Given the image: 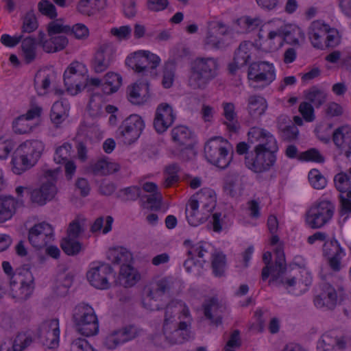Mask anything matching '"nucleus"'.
Returning <instances> with one entry per match:
<instances>
[{
	"mask_svg": "<svg viewBox=\"0 0 351 351\" xmlns=\"http://www.w3.org/2000/svg\"><path fill=\"white\" fill-rule=\"evenodd\" d=\"M247 136L250 143L257 144L245 158V166L256 173L269 171L277 159L278 145L276 139L269 132L258 127L251 128Z\"/></svg>",
	"mask_w": 351,
	"mask_h": 351,
	"instance_id": "1",
	"label": "nucleus"
},
{
	"mask_svg": "<svg viewBox=\"0 0 351 351\" xmlns=\"http://www.w3.org/2000/svg\"><path fill=\"white\" fill-rule=\"evenodd\" d=\"M275 255L274 264H270L271 260L270 252H266L263 255V261L265 264L261 272L263 280H267L271 275V278L269 280V285L283 286L287 289L294 287L296 284L295 278L288 276L287 274V265L283 250L280 247H277L275 250Z\"/></svg>",
	"mask_w": 351,
	"mask_h": 351,
	"instance_id": "2",
	"label": "nucleus"
},
{
	"mask_svg": "<svg viewBox=\"0 0 351 351\" xmlns=\"http://www.w3.org/2000/svg\"><path fill=\"white\" fill-rule=\"evenodd\" d=\"M44 150L41 141H26L14 152L11 161L12 171L21 175L36 165Z\"/></svg>",
	"mask_w": 351,
	"mask_h": 351,
	"instance_id": "3",
	"label": "nucleus"
},
{
	"mask_svg": "<svg viewBox=\"0 0 351 351\" xmlns=\"http://www.w3.org/2000/svg\"><path fill=\"white\" fill-rule=\"evenodd\" d=\"M217 60L214 58H197L191 64L189 86L193 88H204L217 75Z\"/></svg>",
	"mask_w": 351,
	"mask_h": 351,
	"instance_id": "4",
	"label": "nucleus"
},
{
	"mask_svg": "<svg viewBox=\"0 0 351 351\" xmlns=\"http://www.w3.org/2000/svg\"><path fill=\"white\" fill-rule=\"evenodd\" d=\"M73 321L76 330L84 336H93L99 331L97 315L94 309L88 304L80 303L75 307Z\"/></svg>",
	"mask_w": 351,
	"mask_h": 351,
	"instance_id": "5",
	"label": "nucleus"
},
{
	"mask_svg": "<svg viewBox=\"0 0 351 351\" xmlns=\"http://www.w3.org/2000/svg\"><path fill=\"white\" fill-rule=\"evenodd\" d=\"M236 40L230 28L222 21L209 23L205 45L216 50L225 51L234 44Z\"/></svg>",
	"mask_w": 351,
	"mask_h": 351,
	"instance_id": "6",
	"label": "nucleus"
},
{
	"mask_svg": "<svg viewBox=\"0 0 351 351\" xmlns=\"http://www.w3.org/2000/svg\"><path fill=\"white\" fill-rule=\"evenodd\" d=\"M247 78L250 87L255 90H262L275 80L274 66L266 61L252 62L248 67Z\"/></svg>",
	"mask_w": 351,
	"mask_h": 351,
	"instance_id": "7",
	"label": "nucleus"
},
{
	"mask_svg": "<svg viewBox=\"0 0 351 351\" xmlns=\"http://www.w3.org/2000/svg\"><path fill=\"white\" fill-rule=\"evenodd\" d=\"M335 206L328 200L313 204L305 213V223L311 229H320L328 223L335 213Z\"/></svg>",
	"mask_w": 351,
	"mask_h": 351,
	"instance_id": "8",
	"label": "nucleus"
},
{
	"mask_svg": "<svg viewBox=\"0 0 351 351\" xmlns=\"http://www.w3.org/2000/svg\"><path fill=\"white\" fill-rule=\"evenodd\" d=\"M228 141L222 137L210 138L204 146L206 160L212 165L221 169L226 168L232 159V154L227 148Z\"/></svg>",
	"mask_w": 351,
	"mask_h": 351,
	"instance_id": "9",
	"label": "nucleus"
},
{
	"mask_svg": "<svg viewBox=\"0 0 351 351\" xmlns=\"http://www.w3.org/2000/svg\"><path fill=\"white\" fill-rule=\"evenodd\" d=\"M33 276L28 269H16L10 281L13 297L27 300L33 291Z\"/></svg>",
	"mask_w": 351,
	"mask_h": 351,
	"instance_id": "10",
	"label": "nucleus"
},
{
	"mask_svg": "<svg viewBox=\"0 0 351 351\" xmlns=\"http://www.w3.org/2000/svg\"><path fill=\"white\" fill-rule=\"evenodd\" d=\"M145 127L142 118L131 114L125 119L116 131V138L124 144L130 145L140 136Z\"/></svg>",
	"mask_w": 351,
	"mask_h": 351,
	"instance_id": "11",
	"label": "nucleus"
},
{
	"mask_svg": "<svg viewBox=\"0 0 351 351\" xmlns=\"http://www.w3.org/2000/svg\"><path fill=\"white\" fill-rule=\"evenodd\" d=\"M60 329L58 319L43 322L38 328V338L43 346L52 349L59 344Z\"/></svg>",
	"mask_w": 351,
	"mask_h": 351,
	"instance_id": "12",
	"label": "nucleus"
},
{
	"mask_svg": "<svg viewBox=\"0 0 351 351\" xmlns=\"http://www.w3.org/2000/svg\"><path fill=\"white\" fill-rule=\"evenodd\" d=\"M53 234L51 226L45 221L35 224L29 230L28 240L36 249H41L49 243Z\"/></svg>",
	"mask_w": 351,
	"mask_h": 351,
	"instance_id": "13",
	"label": "nucleus"
},
{
	"mask_svg": "<svg viewBox=\"0 0 351 351\" xmlns=\"http://www.w3.org/2000/svg\"><path fill=\"white\" fill-rule=\"evenodd\" d=\"M113 269L107 263H99L93 266L86 274L88 280L94 287L99 289H108L110 287L108 276L112 275Z\"/></svg>",
	"mask_w": 351,
	"mask_h": 351,
	"instance_id": "14",
	"label": "nucleus"
},
{
	"mask_svg": "<svg viewBox=\"0 0 351 351\" xmlns=\"http://www.w3.org/2000/svg\"><path fill=\"white\" fill-rule=\"evenodd\" d=\"M115 50L110 44L101 45L95 53L91 61V68L96 73L107 70L114 57Z\"/></svg>",
	"mask_w": 351,
	"mask_h": 351,
	"instance_id": "15",
	"label": "nucleus"
},
{
	"mask_svg": "<svg viewBox=\"0 0 351 351\" xmlns=\"http://www.w3.org/2000/svg\"><path fill=\"white\" fill-rule=\"evenodd\" d=\"M175 119L173 108L167 103H161L156 110L154 127L158 133L162 134L173 125Z\"/></svg>",
	"mask_w": 351,
	"mask_h": 351,
	"instance_id": "16",
	"label": "nucleus"
},
{
	"mask_svg": "<svg viewBox=\"0 0 351 351\" xmlns=\"http://www.w3.org/2000/svg\"><path fill=\"white\" fill-rule=\"evenodd\" d=\"M140 332V329L133 325H130L113 331L106 337L104 343L108 349H114L119 345L136 338Z\"/></svg>",
	"mask_w": 351,
	"mask_h": 351,
	"instance_id": "17",
	"label": "nucleus"
},
{
	"mask_svg": "<svg viewBox=\"0 0 351 351\" xmlns=\"http://www.w3.org/2000/svg\"><path fill=\"white\" fill-rule=\"evenodd\" d=\"M189 204L193 210L198 208L199 204H201L203 214L209 217L216 206L215 192L209 188H203L192 196Z\"/></svg>",
	"mask_w": 351,
	"mask_h": 351,
	"instance_id": "18",
	"label": "nucleus"
},
{
	"mask_svg": "<svg viewBox=\"0 0 351 351\" xmlns=\"http://www.w3.org/2000/svg\"><path fill=\"white\" fill-rule=\"evenodd\" d=\"M340 293L330 284L322 285L321 293L314 299L316 307L326 310H333L339 300Z\"/></svg>",
	"mask_w": 351,
	"mask_h": 351,
	"instance_id": "19",
	"label": "nucleus"
},
{
	"mask_svg": "<svg viewBox=\"0 0 351 351\" xmlns=\"http://www.w3.org/2000/svg\"><path fill=\"white\" fill-rule=\"evenodd\" d=\"M60 172V168L53 170H46L40 178L41 184L39 186L40 191L47 202H51L57 194L58 189L56 186L57 176Z\"/></svg>",
	"mask_w": 351,
	"mask_h": 351,
	"instance_id": "20",
	"label": "nucleus"
},
{
	"mask_svg": "<svg viewBox=\"0 0 351 351\" xmlns=\"http://www.w3.org/2000/svg\"><path fill=\"white\" fill-rule=\"evenodd\" d=\"M343 250L335 239L325 241L323 245L324 256L327 257L330 267L334 271H339L341 269V254Z\"/></svg>",
	"mask_w": 351,
	"mask_h": 351,
	"instance_id": "21",
	"label": "nucleus"
},
{
	"mask_svg": "<svg viewBox=\"0 0 351 351\" xmlns=\"http://www.w3.org/2000/svg\"><path fill=\"white\" fill-rule=\"evenodd\" d=\"M346 342L343 337H337L332 332L324 333L317 343V351H340L346 348Z\"/></svg>",
	"mask_w": 351,
	"mask_h": 351,
	"instance_id": "22",
	"label": "nucleus"
},
{
	"mask_svg": "<svg viewBox=\"0 0 351 351\" xmlns=\"http://www.w3.org/2000/svg\"><path fill=\"white\" fill-rule=\"evenodd\" d=\"M160 297L162 295H173L178 293L180 282L173 276H165L157 280L154 284L149 286Z\"/></svg>",
	"mask_w": 351,
	"mask_h": 351,
	"instance_id": "23",
	"label": "nucleus"
},
{
	"mask_svg": "<svg viewBox=\"0 0 351 351\" xmlns=\"http://www.w3.org/2000/svg\"><path fill=\"white\" fill-rule=\"evenodd\" d=\"M167 340L171 344H182L192 337L191 324L180 321L173 331L167 332V328L163 330Z\"/></svg>",
	"mask_w": 351,
	"mask_h": 351,
	"instance_id": "24",
	"label": "nucleus"
},
{
	"mask_svg": "<svg viewBox=\"0 0 351 351\" xmlns=\"http://www.w3.org/2000/svg\"><path fill=\"white\" fill-rule=\"evenodd\" d=\"M181 314L184 317H188L190 315L188 307L184 302L178 300L171 301L165 308L163 329L165 330L171 319L175 315Z\"/></svg>",
	"mask_w": 351,
	"mask_h": 351,
	"instance_id": "25",
	"label": "nucleus"
},
{
	"mask_svg": "<svg viewBox=\"0 0 351 351\" xmlns=\"http://www.w3.org/2000/svg\"><path fill=\"white\" fill-rule=\"evenodd\" d=\"M326 28H327V25L319 21H315L310 26L308 35L315 48L323 49Z\"/></svg>",
	"mask_w": 351,
	"mask_h": 351,
	"instance_id": "26",
	"label": "nucleus"
},
{
	"mask_svg": "<svg viewBox=\"0 0 351 351\" xmlns=\"http://www.w3.org/2000/svg\"><path fill=\"white\" fill-rule=\"evenodd\" d=\"M267 108L266 99L260 95H250L247 99V110L253 118H258L263 115Z\"/></svg>",
	"mask_w": 351,
	"mask_h": 351,
	"instance_id": "27",
	"label": "nucleus"
},
{
	"mask_svg": "<svg viewBox=\"0 0 351 351\" xmlns=\"http://www.w3.org/2000/svg\"><path fill=\"white\" fill-rule=\"evenodd\" d=\"M131 255L127 252H119L116 250L110 252V254L108 255V259L111 260L113 264H121L120 274L128 280L132 275V272L133 268L130 265L125 264L124 262H126L128 258Z\"/></svg>",
	"mask_w": 351,
	"mask_h": 351,
	"instance_id": "28",
	"label": "nucleus"
},
{
	"mask_svg": "<svg viewBox=\"0 0 351 351\" xmlns=\"http://www.w3.org/2000/svg\"><path fill=\"white\" fill-rule=\"evenodd\" d=\"M332 140L339 149L345 145H351V125L344 124L336 128L332 133Z\"/></svg>",
	"mask_w": 351,
	"mask_h": 351,
	"instance_id": "29",
	"label": "nucleus"
},
{
	"mask_svg": "<svg viewBox=\"0 0 351 351\" xmlns=\"http://www.w3.org/2000/svg\"><path fill=\"white\" fill-rule=\"evenodd\" d=\"M122 84L121 76L114 72H108L103 77L102 92L106 95L116 93Z\"/></svg>",
	"mask_w": 351,
	"mask_h": 351,
	"instance_id": "30",
	"label": "nucleus"
},
{
	"mask_svg": "<svg viewBox=\"0 0 351 351\" xmlns=\"http://www.w3.org/2000/svg\"><path fill=\"white\" fill-rule=\"evenodd\" d=\"M147 93V83L134 84L128 89V99L133 104H142L147 100L146 94Z\"/></svg>",
	"mask_w": 351,
	"mask_h": 351,
	"instance_id": "31",
	"label": "nucleus"
},
{
	"mask_svg": "<svg viewBox=\"0 0 351 351\" xmlns=\"http://www.w3.org/2000/svg\"><path fill=\"white\" fill-rule=\"evenodd\" d=\"M305 99L315 108L321 107L327 100V93L313 86L305 91Z\"/></svg>",
	"mask_w": 351,
	"mask_h": 351,
	"instance_id": "32",
	"label": "nucleus"
},
{
	"mask_svg": "<svg viewBox=\"0 0 351 351\" xmlns=\"http://www.w3.org/2000/svg\"><path fill=\"white\" fill-rule=\"evenodd\" d=\"M253 45L250 41H243L235 50L233 60L239 65L245 66L251 58Z\"/></svg>",
	"mask_w": 351,
	"mask_h": 351,
	"instance_id": "33",
	"label": "nucleus"
},
{
	"mask_svg": "<svg viewBox=\"0 0 351 351\" xmlns=\"http://www.w3.org/2000/svg\"><path fill=\"white\" fill-rule=\"evenodd\" d=\"M16 210V202L11 197H0V223L10 219Z\"/></svg>",
	"mask_w": 351,
	"mask_h": 351,
	"instance_id": "34",
	"label": "nucleus"
},
{
	"mask_svg": "<svg viewBox=\"0 0 351 351\" xmlns=\"http://www.w3.org/2000/svg\"><path fill=\"white\" fill-rule=\"evenodd\" d=\"M171 136L173 141L179 145L188 147L191 144V132L189 129L185 126L180 125L174 128L171 130Z\"/></svg>",
	"mask_w": 351,
	"mask_h": 351,
	"instance_id": "35",
	"label": "nucleus"
},
{
	"mask_svg": "<svg viewBox=\"0 0 351 351\" xmlns=\"http://www.w3.org/2000/svg\"><path fill=\"white\" fill-rule=\"evenodd\" d=\"M21 41V49L24 60L26 64H30L35 60L36 56V38L28 36L24 39L22 38Z\"/></svg>",
	"mask_w": 351,
	"mask_h": 351,
	"instance_id": "36",
	"label": "nucleus"
},
{
	"mask_svg": "<svg viewBox=\"0 0 351 351\" xmlns=\"http://www.w3.org/2000/svg\"><path fill=\"white\" fill-rule=\"evenodd\" d=\"M145 296L143 300V306L149 311H158L162 308V304L160 302V296L149 287L145 289Z\"/></svg>",
	"mask_w": 351,
	"mask_h": 351,
	"instance_id": "37",
	"label": "nucleus"
},
{
	"mask_svg": "<svg viewBox=\"0 0 351 351\" xmlns=\"http://www.w3.org/2000/svg\"><path fill=\"white\" fill-rule=\"evenodd\" d=\"M43 46V50L47 53H54L64 49L68 44L65 36H51Z\"/></svg>",
	"mask_w": 351,
	"mask_h": 351,
	"instance_id": "38",
	"label": "nucleus"
},
{
	"mask_svg": "<svg viewBox=\"0 0 351 351\" xmlns=\"http://www.w3.org/2000/svg\"><path fill=\"white\" fill-rule=\"evenodd\" d=\"M223 116L228 121L224 122V123L227 125L228 129L230 132H236L239 125L236 119L237 115L234 112V105L232 103H223Z\"/></svg>",
	"mask_w": 351,
	"mask_h": 351,
	"instance_id": "39",
	"label": "nucleus"
},
{
	"mask_svg": "<svg viewBox=\"0 0 351 351\" xmlns=\"http://www.w3.org/2000/svg\"><path fill=\"white\" fill-rule=\"evenodd\" d=\"M60 247L68 256H75L82 250V243L75 238L66 237L60 242Z\"/></svg>",
	"mask_w": 351,
	"mask_h": 351,
	"instance_id": "40",
	"label": "nucleus"
},
{
	"mask_svg": "<svg viewBox=\"0 0 351 351\" xmlns=\"http://www.w3.org/2000/svg\"><path fill=\"white\" fill-rule=\"evenodd\" d=\"M226 265V255L222 252H216L211 254V267L213 273L216 277L223 276Z\"/></svg>",
	"mask_w": 351,
	"mask_h": 351,
	"instance_id": "41",
	"label": "nucleus"
},
{
	"mask_svg": "<svg viewBox=\"0 0 351 351\" xmlns=\"http://www.w3.org/2000/svg\"><path fill=\"white\" fill-rule=\"evenodd\" d=\"M239 182V174L235 172L228 173L223 182V189L226 195L234 197L237 195V187Z\"/></svg>",
	"mask_w": 351,
	"mask_h": 351,
	"instance_id": "42",
	"label": "nucleus"
},
{
	"mask_svg": "<svg viewBox=\"0 0 351 351\" xmlns=\"http://www.w3.org/2000/svg\"><path fill=\"white\" fill-rule=\"evenodd\" d=\"M341 43V36L339 32L334 28H330L327 25L326 35L323 43V49H330L337 47Z\"/></svg>",
	"mask_w": 351,
	"mask_h": 351,
	"instance_id": "43",
	"label": "nucleus"
},
{
	"mask_svg": "<svg viewBox=\"0 0 351 351\" xmlns=\"http://www.w3.org/2000/svg\"><path fill=\"white\" fill-rule=\"evenodd\" d=\"M142 189L137 186H128L121 189L119 191L117 197L122 202H132L136 200L138 198L141 197Z\"/></svg>",
	"mask_w": 351,
	"mask_h": 351,
	"instance_id": "44",
	"label": "nucleus"
},
{
	"mask_svg": "<svg viewBox=\"0 0 351 351\" xmlns=\"http://www.w3.org/2000/svg\"><path fill=\"white\" fill-rule=\"evenodd\" d=\"M176 64L174 60H168L164 66L162 84L164 88L171 87L174 81Z\"/></svg>",
	"mask_w": 351,
	"mask_h": 351,
	"instance_id": "45",
	"label": "nucleus"
},
{
	"mask_svg": "<svg viewBox=\"0 0 351 351\" xmlns=\"http://www.w3.org/2000/svg\"><path fill=\"white\" fill-rule=\"evenodd\" d=\"M69 73H64V83L66 90L71 95H77L81 91L82 84L80 80L84 77H78Z\"/></svg>",
	"mask_w": 351,
	"mask_h": 351,
	"instance_id": "46",
	"label": "nucleus"
},
{
	"mask_svg": "<svg viewBox=\"0 0 351 351\" xmlns=\"http://www.w3.org/2000/svg\"><path fill=\"white\" fill-rule=\"evenodd\" d=\"M32 342V338L29 335L25 332H20L14 340L12 350H10L9 348L4 349L3 348H1L0 351H23L28 347Z\"/></svg>",
	"mask_w": 351,
	"mask_h": 351,
	"instance_id": "47",
	"label": "nucleus"
},
{
	"mask_svg": "<svg viewBox=\"0 0 351 351\" xmlns=\"http://www.w3.org/2000/svg\"><path fill=\"white\" fill-rule=\"evenodd\" d=\"M68 117L65 112L62 102H55L51 109L50 118L53 123L56 126L60 124Z\"/></svg>",
	"mask_w": 351,
	"mask_h": 351,
	"instance_id": "48",
	"label": "nucleus"
},
{
	"mask_svg": "<svg viewBox=\"0 0 351 351\" xmlns=\"http://www.w3.org/2000/svg\"><path fill=\"white\" fill-rule=\"evenodd\" d=\"M298 158L302 161L317 163H324L325 162L324 156L316 148H311L305 152H301L298 155Z\"/></svg>",
	"mask_w": 351,
	"mask_h": 351,
	"instance_id": "49",
	"label": "nucleus"
},
{
	"mask_svg": "<svg viewBox=\"0 0 351 351\" xmlns=\"http://www.w3.org/2000/svg\"><path fill=\"white\" fill-rule=\"evenodd\" d=\"M27 121L23 114L16 117L12 122V128L14 133L17 134L30 133L33 127L27 123Z\"/></svg>",
	"mask_w": 351,
	"mask_h": 351,
	"instance_id": "50",
	"label": "nucleus"
},
{
	"mask_svg": "<svg viewBox=\"0 0 351 351\" xmlns=\"http://www.w3.org/2000/svg\"><path fill=\"white\" fill-rule=\"evenodd\" d=\"M190 208H186L185 213L189 223L192 226H197L201 223L205 222L208 217L206 214H203L204 216H199L198 208L193 210L191 206Z\"/></svg>",
	"mask_w": 351,
	"mask_h": 351,
	"instance_id": "51",
	"label": "nucleus"
},
{
	"mask_svg": "<svg viewBox=\"0 0 351 351\" xmlns=\"http://www.w3.org/2000/svg\"><path fill=\"white\" fill-rule=\"evenodd\" d=\"M336 189L341 193L347 192L351 187L350 177L344 172L337 173L334 178Z\"/></svg>",
	"mask_w": 351,
	"mask_h": 351,
	"instance_id": "52",
	"label": "nucleus"
},
{
	"mask_svg": "<svg viewBox=\"0 0 351 351\" xmlns=\"http://www.w3.org/2000/svg\"><path fill=\"white\" fill-rule=\"evenodd\" d=\"M308 180L311 184L315 189H322L326 185V179L315 169H311L308 173Z\"/></svg>",
	"mask_w": 351,
	"mask_h": 351,
	"instance_id": "53",
	"label": "nucleus"
},
{
	"mask_svg": "<svg viewBox=\"0 0 351 351\" xmlns=\"http://www.w3.org/2000/svg\"><path fill=\"white\" fill-rule=\"evenodd\" d=\"M38 11L51 19L57 17L58 14L55 5L49 0H41L38 3Z\"/></svg>",
	"mask_w": 351,
	"mask_h": 351,
	"instance_id": "54",
	"label": "nucleus"
},
{
	"mask_svg": "<svg viewBox=\"0 0 351 351\" xmlns=\"http://www.w3.org/2000/svg\"><path fill=\"white\" fill-rule=\"evenodd\" d=\"M71 145L68 143H64L58 147L54 156V161L56 163H64L69 160Z\"/></svg>",
	"mask_w": 351,
	"mask_h": 351,
	"instance_id": "55",
	"label": "nucleus"
},
{
	"mask_svg": "<svg viewBox=\"0 0 351 351\" xmlns=\"http://www.w3.org/2000/svg\"><path fill=\"white\" fill-rule=\"evenodd\" d=\"M38 22L33 11L28 12L23 19L22 25L23 33H31L38 28Z\"/></svg>",
	"mask_w": 351,
	"mask_h": 351,
	"instance_id": "56",
	"label": "nucleus"
},
{
	"mask_svg": "<svg viewBox=\"0 0 351 351\" xmlns=\"http://www.w3.org/2000/svg\"><path fill=\"white\" fill-rule=\"evenodd\" d=\"M71 31V27L69 25H63L58 23L56 21H51L47 25V33L49 36H56L59 34H66Z\"/></svg>",
	"mask_w": 351,
	"mask_h": 351,
	"instance_id": "57",
	"label": "nucleus"
},
{
	"mask_svg": "<svg viewBox=\"0 0 351 351\" xmlns=\"http://www.w3.org/2000/svg\"><path fill=\"white\" fill-rule=\"evenodd\" d=\"M145 198L146 201L144 203L149 204L152 210H158L160 208L162 196L160 192H156L149 195H142L141 199Z\"/></svg>",
	"mask_w": 351,
	"mask_h": 351,
	"instance_id": "58",
	"label": "nucleus"
},
{
	"mask_svg": "<svg viewBox=\"0 0 351 351\" xmlns=\"http://www.w3.org/2000/svg\"><path fill=\"white\" fill-rule=\"evenodd\" d=\"M296 33H300V29L295 27H285L282 30V35L285 41L291 45L298 44V38L295 36Z\"/></svg>",
	"mask_w": 351,
	"mask_h": 351,
	"instance_id": "59",
	"label": "nucleus"
},
{
	"mask_svg": "<svg viewBox=\"0 0 351 351\" xmlns=\"http://www.w3.org/2000/svg\"><path fill=\"white\" fill-rule=\"evenodd\" d=\"M27 194L29 196L30 201L33 204L42 206L47 203V201L43 199L44 196L40 191L39 187L27 189Z\"/></svg>",
	"mask_w": 351,
	"mask_h": 351,
	"instance_id": "60",
	"label": "nucleus"
},
{
	"mask_svg": "<svg viewBox=\"0 0 351 351\" xmlns=\"http://www.w3.org/2000/svg\"><path fill=\"white\" fill-rule=\"evenodd\" d=\"M70 351H95V350L85 339L77 338L71 341Z\"/></svg>",
	"mask_w": 351,
	"mask_h": 351,
	"instance_id": "61",
	"label": "nucleus"
},
{
	"mask_svg": "<svg viewBox=\"0 0 351 351\" xmlns=\"http://www.w3.org/2000/svg\"><path fill=\"white\" fill-rule=\"evenodd\" d=\"M203 307L204 316L207 319L212 320V313H215L221 306L218 302V300L217 298H212L203 304Z\"/></svg>",
	"mask_w": 351,
	"mask_h": 351,
	"instance_id": "62",
	"label": "nucleus"
},
{
	"mask_svg": "<svg viewBox=\"0 0 351 351\" xmlns=\"http://www.w3.org/2000/svg\"><path fill=\"white\" fill-rule=\"evenodd\" d=\"M299 130L293 123H289L286 129L280 134L282 139L285 141H291L297 138Z\"/></svg>",
	"mask_w": 351,
	"mask_h": 351,
	"instance_id": "63",
	"label": "nucleus"
},
{
	"mask_svg": "<svg viewBox=\"0 0 351 351\" xmlns=\"http://www.w3.org/2000/svg\"><path fill=\"white\" fill-rule=\"evenodd\" d=\"M343 112V108L335 101L329 102L325 109V113L329 117H341Z\"/></svg>",
	"mask_w": 351,
	"mask_h": 351,
	"instance_id": "64",
	"label": "nucleus"
}]
</instances>
